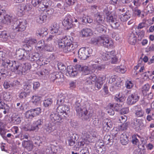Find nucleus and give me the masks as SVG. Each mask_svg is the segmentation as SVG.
I'll list each match as a JSON object with an SVG mask.
<instances>
[{
	"mask_svg": "<svg viewBox=\"0 0 154 154\" xmlns=\"http://www.w3.org/2000/svg\"><path fill=\"white\" fill-rule=\"evenodd\" d=\"M68 141L69 145L70 146L75 145L76 140V135L74 134L71 135L68 138Z\"/></svg>",
	"mask_w": 154,
	"mask_h": 154,
	"instance_id": "35",
	"label": "nucleus"
},
{
	"mask_svg": "<svg viewBox=\"0 0 154 154\" xmlns=\"http://www.w3.org/2000/svg\"><path fill=\"white\" fill-rule=\"evenodd\" d=\"M102 24H96V29L99 32L101 33H105L106 31V28Z\"/></svg>",
	"mask_w": 154,
	"mask_h": 154,
	"instance_id": "38",
	"label": "nucleus"
},
{
	"mask_svg": "<svg viewBox=\"0 0 154 154\" xmlns=\"http://www.w3.org/2000/svg\"><path fill=\"white\" fill-rule=\"evenodd\" d=\"M47 30V29L45 28L42 29L41 30L40 29L41 32H40L39 31H38V32H37V34L40 36H43L44 35H46L48 34Z\"/></svg>",
	"mask_w": 154,
	"mask_h": 154,
	"instance_id": "50",
	"label": "nucleus"
},
{
	"mask_svg": "<svg viewBox=\"0 0 154 154\" xmlns=\"http://www.w3.org/2000/svg\"><path fill=\"white\" fill-rule=\"evenodd\" d=\"M62 108L63 109L64 113H63V118H66L69 116V107L66 105H61Z\"/></svg>",
	"mask_w": 154,
	"mask_h": 154,
	"instance_id": "39",
	"label": "nucleus"
},
{
	"mask_svg": "<svg viewBox=\"0 0 154 154\" xmlns=\"http://www.w3.org/2000/svg\"><path fill=\"white\" fill-rule=\"evenodd\" d=\"M89 146H86L80 151V154H89Z\"/></svg>",
	"mask_w": 154,
	"mask_h": 154,
	"instance_id": "60",
	"label": "nucleus"
},
{
	"mask_svg": "<svg viewBox=\"0 0 154 154\" xmlns=\"http://www.w3.org/2000/svg\"><path fill=\"white\" fill-rule=\"evenodd\" d=\"M95 20L94 22L96 24H103L104 22V18H103L100 13H97L95 15Z\"/></svg>",
	"mask_w": 154,
	"mask_h": 154,
	"instance_id": "30",
	"label": "nucleus"
},
{
	"mask_svg": "<svg viewBox=\"0 0 154 154\" xmlns=\"http://www.w3.org/2000/svg\"><path fill=\"white\" fill-rule=\"evenodd\" d=\"M29 54L23 49H20L16 51V57L19 60H25L28 59Z\"/></svg>",
	"mask_w": 154,
	"mask_h": 154,
	"instance_id": "9",
	"label": "nucleus"
},
{
	"mask_svg": "<svg viewBox=\"0 0 154 154\" xmlns=\"http://www.w3.org/2000/svg\"><path fill=\"white\" fill-rule=\"evenodd\" d=\"M41 111V109L40 107L31 109L26 112L25 116L27 118L32 119L34 117L39 115Z\"/></svg>",
	"mask_w": 154,
	"mask_h": 154,
	"instance_id": "8",
	"label": "nucleus"
},
{
	"mask_svg": "<svg viewBox=\"0 0 154 154\" xmlns=\"http://www.w3.org/2000/svg\"><path fill=\"white\" fill-rule=\"evenodd\" d=\"M11 122L15 124L18 125L20 124L23 118L21 117L16 115H13L11 117Z\"/></svg>",
	"mask_w": 154,
	"mask_h": 154,
	"instance_id": "27",
	"label": "nucleus"
},
{
	"mask_svg": "<svg viewBox=\"0 0 154 154\" xmlns=\"http://www.w3.org/2000/svg\"><path fill=\"white\" fill-rule=\"evenodd\" d=\"M93 50L91 48H82L78 51V56L81 59L85 60L92 54Z\"/></svg>",
	"mask_w": 154,
	"mask_h": 154,
	"instance_id": "5",
	"label": "nucleus"
},
{
	"mask_svg": "<svg viewBox=\"0 0 154 154\" xmlns=\"http://www.w3.org/2000/svg\"><path fill=\"white\" fill-rule=\"evenodd\" d=\"M42 123V120L41 119H38L35 122L33 126H31V128L28 129L27 130L37 131L39 127L41 126Z\"/></svg>",
	"mask_w": 154,
	"mask_h": 154,
	"instance_id": "21",
	"label": "nucleus"
},
{
	"mask_svg": "<svg viewBox=\"0 0 154 154\" xmlns=\"http://www.w3.org/2000/svg\"><path fill=\"white\" fill-rule=\"evenodd\" d=\"M131 11L128 10L125 13L121 15L120 19L121 21L123 22L126 21L131 17Z\"/></svg>",
	"mask_w": 154,
	"mask_h": 154,
	"instance_id": "26",
	"label": "nucleus"
},
{
	"mask_svg": "<svg viewBox=\"0 0 154 154\" xmlns=\"http://www.w3.org/2000/svg\"><path fill=\"white\" fill-rule=\"evenodd\" d=\"M14 19L16 18H14L12 16L6 14L4 16V18L2 19L1 22L3 23L6 24L7 25H12L13 20Z\"/></svg>",
	"mask_w": 154,
	"mask_h": 154,
	"instance_id": "19",
	"label": "nucleus"
},
{
	"mask_svg": "<svg viewBox=\"0 0 154 154\" xmlns=\"http://www.w3.org/2000/svg\"><path fill=\"white\" fill-rule=\"evenodd\" d=\"M145 10L150 14H152L154 12V8L152 5L149 4L146 8Z\"/></svg>",
	"mask_w": 154,
	"mask_h": 154,
	"instance_id": "52",
	"label": "nucleus"
},
{
	"mask_svg": "<svg viewBox=\"0 0 154 154\" xmlns=\"http://www.w3.org/2000/svg\"><path fill=\"white\" fill-rule=\"evenodd\" d=\"M28 60L31 61H42L43 60V57L38 53L35 52L33 54H29Z\"/></svg>",
	"mask_w": 154,
	"mask_h": 154,
	"instance_id": "14",
	"label": "nucleus"
},
{
	"mask_svg": "<svg viewBox=\"0 0 154 154\" xmlns=\"http://www.w3.org/2000/svg\"><path fill=\"white\" fill-rule=\"evenodd\" d=\"M2 65L9 70L19 74H24L30 69L31 67L29 63L22 64L18 61L9 60H5Z\"/></svg>",
	"mask_w": 154,
	"mask_h": 154,
	"instance_id": "2",
	"label": "nucleus"
},
{
	"mask_svg": "<svg viewBox=\"0 0 154 154\" xmlns=\"http://www.w3.org/2000/svg\"><path fill=\"white\" fill-rule=\"evenodd\" d=\"M121 81L120 80V79H118L114 85V87L116 89H118L120 88L121 87Z\"/></svg>",
	"mask_w": 154,
	"mask_h": 154,
	"instance_id": "63",
	"label": "nucleus"
},
{
	"mask_svg": "<svg viewBox=\"0 0 154 154\" xmlns=\"http://www.w3.org/2000/svg\"><path fill=\"white\" fill-rule=\"evenodd\" d=\"M23 146L29 150H31L32 148V144L30 141H26L23 144Z\"/></svg>",
	"mask_w": 154,
	"mask_h": 154,
	"instance_id": "44",
	"label": "nucleus"
},
{
	"mask_svg": "<svg viewBox=\"0 0 154 154\" xmlns=\"http://www.w3.org/2000/svg\"><path fill=\"white\" fill-rule=\"evenodd\" d=\"M80 19L81 21L85 23H91L93 22V20L90 17L85 15L82 17H80Z\"/></svg>",
	"mask_w": 154,
	"mask_h": 154,
	"instance_id": "40",
	"label": "nucleus"
},
{
	"mask_svg": "<svg viewBox=\"0 0 154 154\" xmlns=\"http://www.w3.org/2000/svg\"><path fill=\"white\" fill-rule=\"evenodd\" d=\"M102 77H99L95 81V86L96 90H99L101 88L103 84V81Z\"/></svg>",
	"mask_w": 154,
	"mask_h": 154,
	"instance_id": "37",
	"label": "nucleus"
},
{
	"mask_svg": "<svg viewBox=\"0 0 154 154\" xmlns=\"http://www.w3.org/2000/svg\"><path fill=\"white\" fill-rule=\"evenodd\" d=\"M45 45V42L44 40H41L38 41L36 47L37 48H44Z\"/></svg>",
	"mask_w": 154,
	"mask_h": 154,
	"instance_id": "59",
	"label": "nucleus"
},
{
	"mask_svg": "<svg viewBox=\"0 0 154 154\" xmlns=\"http://www.w3.org/2000/svg\"><path fill=\"white\" fill-rule=\"evenodd\" d=\"M102 126L103 131L108 132L112 127V123L108 119H105L103 121Z\"/></svg>",
	"mask_w": 154,
	"mask_h": 154,
	"instance_id": "17",
	"label": "nucleus"
},
{
	"mask_svg": "<svg viewBox=\"0 0 154 154\" xmlns=\"http://www.w3.org/2000/svg\"><path fill=\"white\" fill-rule=\"evenodd\" d=\"M63 118L62 115L58 113L56 111L51 112L49 116L50 120L54 123L60 122Z\"/></svg>",
	"mask_w": 154,
	"mask_h": 154,
	"instance_id": "12",
	"label": "nucleus"
},
{
	"mask_svg": "<svg viewBox=\"0 0 154 154\" xmlns=\"http://www.w3.org/2000/svg\"><path fill=\"white\" fill-rule=\"evenodd\" d=\"M25 42L27 44L32 45L36 43L37 41L34 38H26L25 40Z\"/></svg>",
	"mask_w": 154,
	"mask_h": 154,
	"instance_id": "45",
	"label": "nucleus"
},
{
	"mask_svg": "<svg viewBox=\"0 0 154 154\" xmlns=\"http://www.w3.org/2000/svg\"><path fill=\"white\" fill-rule=\"evenodd\" d=\"M32 83L30 82H27L23 85V88L25 91L29 90L32 87Z\"/></svg>",
	"mask_w": 154,
	"mask_h": 154,
	"instance_id": "55",
	"label": "nucleus"
},
{
	"mask_svg": "<svg viewBox=\"0 0 154 154\" xmlns=\"http://www.w3.org/2000/svg\"><path fill=\"white\" fill-rule=\"evenodd\" d=\"M141 123L142 122L140 120L135 119L132 123V126L136 131H138L140 130V126Z\"/></svg>",
	"mask_w": 154,
	"mask_h": 154,
	"instance_id": "25",
	"label": "nucleus"
},
{
	"mask_svg": "<svg viewBox=\"0 0 154 154\" xmlns=\"http://www.w3.org/2000/svg\"><path fill=\"white\" fill-rule=\"evenodd\" d=\"M81 101V99L80 98H78L77 99L74 105L75 108L78 115L83 112V111L85 110V109L82 107L80 104Z\"/></svg>",
	"mask_w": 154,
	"mask_h": 154,
	"instance_id": "15",
	"label": "nucleus"
},
{
	"mask_svg": "<svg viewBox=\"0 0 154 154\" xmlns=\"http://www.w3.org/2000/svg\"><path fill=\"white\" fill-rule=\"evenodd\" d=\"M133 109L135 110V115L136 117H141L143 116L144 112L141 109L140 106L136 105L134 106Z\"/></svg>",
	"mask_w": 154,
	"mask_h": 154,
	"instance_id": "22",
	"label": "nucleus"
},
{
	"mask_svg": "<svg viewBox=\"0 0 154 154\" xmlns=\"http://www.w3.org/2000/svg\"><path fill=\"white\" fill-rule=\"evenodd\" d=\"M119 25L120 23L118 22L116 19L114 21V22H113L110 24L111 27L114 29H116L118 28Z\"/></svg>",
	"mask_w": 154,
	"mask_h": 154,
	"instance_id": "58",
	"label": "nucleus"
},
{
	"mask_svg": "<svg viewBox=\"0 0 154 154\" xmlns=\"http://www.w3.org/2000/svg\"><path fill=\"white\" fill-rule=\"evenodd\" d=\"M34 142L35 144L37 145H38V146H39L40 145V144L42 143L41 138L39 137H36L35 138L34 140Z\"/></svg>",
	"mask_w": 154,
	"mask_h": 154,
	"instance_id": "64",
	"label": "nucleus"
},
{
	"mask_svg": "<svg viewBox=\"0 0 154 154\" xmlns=\"http://www.w3.org/2000/svg\"><path fill=\"white\" fill-rule=\"evenodd\" d=\"M8 38L9 34L5 31L2 32L0 34V38L2 41H7Z\"/></svg>",
	"mask_w": 154,
	"mask_h": 154,
	"instance_id": "42",
	"label": "nucleus"
},
{
	"mask_svg": "<svg viewBox=\"0 0 154 154\" xmlns=\"http://www.w3.org/2000/svg\"><path fill=\"white\" fill-rule=\"evenodd\" d=\"M92 116V113L88 111L85 109V110L83 111V112L79 115V116L82 119L87 120L90 118Z\"/></svg>",
	"mask_w": 154,
	"mask_h": 154,
	"instance_id": "23",
	"label": "nucleus"
},
{
	"mask_svg": "<svg viewBox=\"0 0 154 154\" xmlns=\"http://www.w3.org/2000/svg\"><path fill=\"white\" fill-rule=\"evenodd\" d=\"M25 48L26 49V51L28 54L31 53V51L32 49V45L27 44L24 45Z\"/></svg>",
	"mask_w": 154,
	"mask_h": 154,
	"instance_id": "56",
	"label": "nucleus"
},
{
	"mask_svg": "<svg viewBox=\"0 0 154 154\" xmlns=\"http://www.w3.org/2000/svg\"><path fill=\"white\" fill-rule=\"evenodd\" d=\"M129 124V123L128 122H127L121 125L119 127V130L121 131L126 130Z\"/></svg>",
	"mask_w": 154,
	"mask_h": 154,
	"instance_id": "54",
	"label": "nucleus"
},
{
	"mask_svg": "<svg viewBox=\"0 0 154 154\" xmlns=\"http://www.w3.org/2000/svg\"><path fill=\"white\" fill-rule=\"evenodd\" d=\"M103 14L106 15V21L109 23L110 24H111L116 19L109 13V11L106 9L103 11Z\"/></svg>",
	"mask_w": 154,
	"mask_h": 154,
	"instance_id": "18",
	"label": "nucleus"
},
{
	"mask_svg": "<svg viewBox=\"0 0 154 154\" xmlns=\"http://www.w3.org/2000/svg\"><path fill=\"white\" fill-rule=\"evenodd\" d=\"M83 37H87L92 34L91 30L90 29L86 28L82 29L81 31Z\"/></svg>",
	"mask_w": 154,
	"mask_h": 154,
	"instance_id": "34",
	"label": "nucleus"
},
{
	"mask_svg": "<svg viewBox=\"0 0 154 154\" xmlns=\"http://www.w3.org/2000/svg\"><path fill=\"white\" fill-rule=\"evenodd\" d=\"M68 42H69V40L66 36H65L58 41V44L59 48L63 49V50L64 48Z\"/></svg>",
	"mask_w": 154,
	"mask_h": 154,
	"instance_id": "20",
	"label": "nucleus"
},
{
	"mask_svg": "<svg viewBox=\"0 0 154 154\" xmlns=\"http://www.w3.org/2000/svg\"><path fill=\"white\" fill-rule=\"evenodd\" d=\"M3 86L5 88L7 89L13 87L14 85L11 83L9 81L5 80L4 82Z\"/></svg>",
	"mask_w": 154,
	"mask_h": 154,
	"instance_id": "49",
	"label": "nucleus"
},
{
	"mask_svg": "<svg viewBox=\"0 0 154 154\" xmlns=\"http://www.w3.org/2000/svg\"><path fill=\"white\" fill-rule=\"evenodd\" d=\"M137 37L135 34L133 32L128 35V42L130 44L135 45L136 42Z\"/></svg>",
	"mask_w": 154,
	"mask_h": 154,
	"instance_id": "29",
	"label": "nucleus"
},
{
	"mask_svg": "<svg viewBox=\"0 0 154 154\" xmlns=\"http://www.w3.org/2000/svg\"><path fill=\"white\" fill-rule=\"evenodd\" d=\"M26 23L25 20L14 19L12 22V29L15 32L23 31L26 27Z\"/></svg>",
	"mask_w": 154,
	"mask_h": 154,
	"instance_id": "4",
	"label": "nucleus"
},
{
	"mask_svg": "<svg viewBox=\"0 0 154 154\" xmlns=\"http://www.w3.org/2000/svg\"><path fill=\"white\" fill-rule=\"evenodd\" d=\"M150 89V86L149 84L147 83L143 86L141 91L143 96H145L147 95V92Z\"/></svg>",
	"mask_w": 154,
	"mask_h": 154,
	"instance_id": "41",
	"label": "nucleus"
},
{
	"mask_svg": "<svg viewBox=\"0 0 154 154\" xmlns=\"http://www.w3.org/2000/svg\"><path fill=\"white\" fill-rule=\"evenodd\" d=\"M42 0H32L31 3L34 7H36L42 2Z\"/></svg>",
	"mask_w": 154,
	"mask_h": 154,
	"instance_id": "61",
	"label": "nucleus"
},
{
	"mask_svg": "<svg viewBox=\"0 0 154 154\" xmlns=\"http://www.w3.org/2000/svg\"><path fill=\"white\" fill-rule=\"evenodd\" d=\"M103 141L105 144L111 145L112 144L113 139V137L109 135L106 134L104 137Z\"/></svg>",
	"mask_w": 154,
	"mask_h": 154,
	"instance_id": "32",
	"label": "nucleus"
},
{
	"mask_svg": "<svg viewBox=\"0 0 154 154\" xmlns=\"http://www.w3.org/2000/svg\"><path fill=\"white\" fill-rule=\"evenodd\" d=\"M115 70L117 72L121 73H124L126 71L125 67L122 65L117 66L115 68Z\"/></svg>",
	"mask_w": 154,
	"mask_h": 154,
	"instance_id": "43",
	"label": "nucleus"
},
{
	"mask_svg": "<svg viewBox=\"0 0 154 154\" xmlns=\"http://www.w3.org/2000/svg\"><path fill=\"white\" fill-rule=\"evenodd\" d=\"M47 16L46 14L42 13L36 18V21L38 23H42L46 20Z\"/></svg>",
	"mask_w": 154,
	"mask_h": 154,
	"instance_id": "28",
	"label": "nucleus"
},
{
	"mask_svg": "<svg viewBox=\"0 0 154 154\" xmlns=\"http://www.w3.org/2000/svg\"><path fill=\"white\" fill-rule=\"evenodd\" d=\"M61 77L59 73L55 72L51 75L50 80L52 82H60L62 81Z\"/></svg>",
	"mask_w": 154,
	"mask_h": 154,
	"instance_id": "24",
	"label": "nucleus"
},
{
	"mask_svg": "<svg viewBox=\"0 0 154 154\" xmlns=\"http://www.w3.org/2000/svg\"><path fill=\"white\" fill-rule=\"evenodd\" d=\"M45 129L48 133H50L55 129V127L51 123L46 124L45 127Z\"/></svg>",
	"mask_w": 154,
	"mask_h": 154,
	"instance_id": "33",
	"label": "nucleus"
},
{
	"mask_svg": "<svg viewBox=\"0 0 154 154\" xmlns=\"http://www.w3.org/2000/svg\"><path fill=\"white\" fill-rule=\"evenodd\" d=\"M139 99L140 96L137 92L135 91L128 96L127 99V103L129 105H133L138 101Z\"/></svg>",
	"mask_w": 154,
	"mask_h": 154,
	"instance_id": "10",
	"label": "nucleus"
},
{
	"mask_svg": "<svg viewBox=\"0 0 154 154\" xmlns=\"http://www.w3.org/2000/svg\"><path fill=\"white\" fill-rule=\"evenodd\" d=\"M72 19V17L70 15H67L63 22V25L67 27V29L73 27L74 25H75V24L73 23Z\"/></svg>",
	"mask_w": 154,
	"mask_h": 154,
	"instance_id": "13",
	"label": "nucleus"
},
{
	"mask_svg": "<svg viewBox=\"0 0 154 154\" xmlns=\"http://www.w3.org/2000/svg\"><path fill=\"white\" fill-rule=\"evenodd\" d=\"M52 103V100L51 99H47L44 101L43 104L45 107H48L51 106Z\"/></svg>",
	"mask_w": 154,
	"mask_h": 154,
	"instance_id": "48",
	"label": "nucleus"
},
{
	"mask_svg": "<svg viewBox=\"0 0 154 154\" xmlns=\"http://www.w3.org/2000/svg\"><path fill=\"white\" fill-rule=\"evenodd\" d=\"M65 97L62 94L59 95L57 98V103L58 104L61 105L64 101Z\"/></svg>",
	"mask_w": 154,
	"mask_h": 154,
	"instance_id": "46",
	"label": "nucleus"
},
{
	"mask_svg": "<svg viewBox=\"0 0 154 154\" xmlns=\"http://www.w3.org/2000/svg\"><path fill=\"white\" fill-rule=\"evenodd\" d=\"M88 67L86 66H82L79 65H77L74 66H69L67 68L68 73L70 76L74 77L76 75L78 71L81 72L83 75H87L85 80V85H91L95 82L97 77L94 74H89V71Z\"/></svg>",
	"mask_w": 154,
	"mask_h": 154,
	"instance_id": "1",
	"label": "nucleus"
},
{
	"mask_svg": "<svg viewBox=\"0 0 154 154\" xmlns=\"http://www.w3.org/2000/svg\"><path fill=\"white\" fill-rule=\"evenodd\" d=\"M32 103L36 105H38L40 103V97L36 96H33L32 97Z\"/></svg>",
	"mask_w": 154,
	"mask_h": 154,
	"instance_id": "47",
	"label": "nucleus"
},
{
	"mask_svg": "<svg viewBox=\"0 0 154 154\" xmlns=\"http://www.w3.org/2000/svg\"><path fill=\"white\" fill-rule=\"evenodd\" d=\"M120 141L123 145H126L128 143L129 140L125 134L124 133L121 134L120 136Z\"/></svg>",
	"mask_w": 154,
	"mask_h": 154,
	"instance_id": "36",
	"label": "nucleus"
},
{
	"mask_svg": "<svg viewBox=\"0 0 154 154\" xmlns=\"http://www.w3.org/2000/svg\"><path fill=\"white\" fill-rule=\"evenodd\" d=\"M4 99L6 100H8L11 97L9 92L3 91L2 93Z\"/></svg>",
	"mask_w": 154,
	"mask_h": 154,
	"instance_id": "51",
	"label": "nucleus"
},
{
	"mask_svg": "<svg viewBox=\"0 0 154 154\" xmlns=\"http://www.w3.org/2000/svg\"><path fill=\"white\" fill-rule=\"evenodd\" d=\"M29 95V93L25 92H22L19 95V97L20 99H24L27 96Z\"/></svg>",
	"mask_w": 154,
	"mask_h": 154,
	"instance_id": "62",
	"label": "nucleus"
},
{
	"mask_svg": "<svg viewBox=\"0 0 154 154\" xmlns=\"http://www.w3.org/2000/svg\"><path fill=\"white\" fill-rule=\"evenodd\" d=\"M50 28V32L51 34H55L57 35L61 34V32L59 30V25L57 23L54 22L53 23Z\"/></svg>",
	"mask_w": 154,
	"mask_h": 154,
	"instance_id": "16",
	"label": "nucleus"
},
{
	"mask_svg": "<svg viewBox=\"0 0 154 154\" xmlns=\"http://www.w3.org/2000/svg\"><path fill=\"white\" fill-rule=\"evenodd\" d=\"M78 46V44L76 42H71L69 40V42H67L66 47L64 48L63 51L65 53L73 52L74 54V51L77 48Z\"/></svg>",
	"mask_w": 154,
	"mask_h": 154,
	"instance_id": "11",
	"label": "nucleus"
},
{
	"mask_svg": "<svg viewBox=\"0 0 154 154\" xmlns=\"http://www.w3.org/2000/svg\"><path fill=\"white\" fill-rule=\"evenodd\" d=\"M134 85V82L128 80L125 82V86L127 89H131L132 88Z\"/></svg>",
	"mask_w": 154,
	"mask_h": 154,
	"instance_id": "53",
	"label": "nucleus"
},
{
	"mask_svg": "<svg viewBox=\"0 0 154 154\" xmlns=\"http://www.w3.org/2000/svg\"><path fill=\"white\" fill-rule=\"evenodd\" d=\"M114 53V51H112L109 52H103L102 55V58L103 60H107L111 59V57H112V54Z\"/></svg>",
	"mask_w": 154,
	"mask_h": 154,
	"instance_id": "31",
	"label": "nucleus"
},
{
	"mask_svg": "<svg viewBox=\"0 0 154 154\" xmlns=\"http://www.w3.org/2000/svg\"><path fill=\"white\" fill-rule=\"evenodd\" d=\"M115 100L118 102V103L110 104V107L114 108L115 110L117 111L121 109L123 104V101L125 100L124 97L120 94H116L115 96Z\"/></svg>",
	"mask_w": 154,
	"mask_h": 154,
	"instance_id": "6",
	"label": "nucleus"
},
{
	"mask_svg": "<svg viewBox=\"0 0 154 154\" xmlns=\"http://www.w3.org/2000/svg\"><path fill=\"white\" fill-rule=\"evenodd\" d=\"M137 33V35H138V39L139 40H141L143 38V37L145 31L142 30L141 32L137 33V32H136Z\"/></svg>",
	"mask_w": 154,
	"mask_h": 154,
	"instance_id": "57",
	"label": "nucleus"
},
{
	"mask_svg": "<svg viewBox=\"0 0 154 154\" xmlns=\"http://www.w3.org/2000/svg\"><path fill=\"white\" fill-rule=\"evenodd\" d=\"M32 9V6L29 4H22L18 5L17 8V14L19 16L24 15L26 12H28Z\"/></svg>",
	"mask_w": 154,
	"mask_h": 154,
	"instance_id": "7",
	"label": "nucleus"
},
{
	"mask_svg": "<svg viewBox=\"0 0 154 154\" xmlns=\"http://www.w3.org/2000/svg\"><path fill=\"white\" fill-rule=\"evenodd\" d=\"M91 42L93 44L104 46L108 48H113V43L108 38L104 36H99L93 38Z\"/></svg>",
	"mask_w": 154,
	"mask_h": 154,
	"instance_id": "3",
	"label": "nucleus"
}]
</instances>
